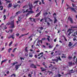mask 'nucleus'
Instances as JSON below:
<instances>
[{
    "instance_id": "1",
    "label": "nucleus",
    "mask_w": 77,
    "mask_h": 77,
    "mask_svg": "<svg viewBox=\"0 0 77 77\" xmlns=\"http://www.w3.org/2000/svg\"><path fill=\"white\" fill-rule=\"evenodd\" d=\"M11 24V29H14V20H13L12 21H11V23L10 22H8V23H7L6 24V26H9Z\"/></svg>"
},
{
    "instance_id": "2",
    "label": "nucleus",
    "mask_w": 77,
    "mask_h": 77,
    "mask_svg": "<svg viewBox=\"0 0 77 77\" xmlns=\"http://www.w3.org/2000/svg\"><path fill=\"white\" fill-rule=\"evenodd\" d=\"M74 29H69L67 31V32H69V33L68 34V36H70V34H71L72 32H74Z\"/></svg>"
},
{
    "instance_id": "3",
    "label": "nucleus",
    "mask_w": 77,
    "mask_h": 77,
    "mask_svg": "<svg viewBox=\"0 0 77 77\" xmlns=\"http://www.w3.org/2000/svg\"><path fill=\"white\" fill-rule=\"evenodd\" d=\"M68 20L72 24H73L74 23L73 20H72V18L71 17V16H69V17L68 18Z\"/></svg>"
},
{
    "instance_id": "4",
    "label": "nucleus",
    "mask_w": 77,
    "mask_h": 77,
    "mask_svg": "<svg viewBox=\"0 0 77 77\" xmlns=\"http://www.w3.org/2000/svg\"><path fill=\"white\" fill-rule=\"evenodd\" d=\"M68 9H70L72 11H73L74 12H75V13H77V11H76V10H75V8H74L72 7H69L67 8L66 10H68Z\"/></svg>"
},
{
    "instance_id": "5",
    "label": "nucleus",
    "mask_w": 77,
    "mask_h": 77,
    "mask_svg": "<svg viewBox=\"0 0 77 77\" xmlns=\"http://www.w3.org/2000/svg\"><path fill=\"white\" fill-rule=\"evenodd\" d=\"M73 32H74L72 34V36H75L76 35H77V29H74Z\"/></svg>"
},
{
    "instance_id": "6",
    "label": "nucleus",
    "mask_w": 77,
    "mask_h": 77,
    "mask_svg": "<svg viewBox=\"0 0 77 77\" xmlns=\"http://www.w3.org/2000/svg\"><path fill=\"white\" fill-rule=\"evenodd\" d=\"M21 65V63H20V64H17L15 66V68L16 71L18 70V69L20 68V66Z\"/></svg>"
},
{
    "instance_id": "7",
    "label": "nucleus",
    "mask_w": 77,
    "mask_h": 77,
    "mask_svg": "<svg viewBox=\"0 0 77 77\" xmlns=\"http://www.w3.org/2000/svg\"><path fill=\"white\" fill-rule=\"evenodd\" d=\"M30 67L32 68H34V69H36L37 67L36 66V65H34V64H31L30 66Z\"/></svg>"
},
{
    "instance_id": "8",
    "label": "nucleus",
    "mask_w": 77,
    "mask_h": 77,
    "mask_svg": "<svg viewBox=\"0 0 77 77\" xmlns=\"http://www.w3.org/2000/svg\"><path fill=\"white\" fill-rule=\"evenodd\" d=\"M18 18H19V19H18V20L16 22V23L17 24H18L19 22V23H21V22H22V20H21V19H22V18H20V17H19Z\"/></svg>"
},
{
    "instance_id": "9",
    "label": "nucleus",
    "mask_w": 77,
    "mask_h": 77,
    "mask_svg": "<svg viewBox=\"0 0 77 77\" xmlns=\"http://www.w3.org/2000/svg\"><path fill=\"white\" fill-rule=\"evenodd\" d=\"M11 38L13 39H14V34H13V35H11V36L8 37V39H11Z\"/></svg>"
},
{
    "instance_id": "10",
    "label": "nucleus",
    "mask_w": 77,
    "mask_h": 77,
    "mask_svg": "<svg viewBox=\"0 0 77 77\" xmlns=\"http://www.w3.org/2000/svg\"><path fill=\"white\" fill-rule=\"evenodd\" d=\"M29 32H28V33H27L26 34H22L21 35H20V36L19 37V38H21V37H23V36H25L26 35H29Z\"/></svg>"
},
{
    "instance_id": "11",
    "label": "nucleus",
    "mask_w": 77,
    "mask_h": 77,
    "mask_svg": "<svg viewBox=\"0 0 77 77\" xmlns=\"http://www.w3.org/2000/svg\"><path fill=\"white\" fill-rule=\"evenodd\" d=\"M42 11V10H41V11L38 13L37 15H36L35 16V17H39V15H40V14H41V11Z\"/></svg>"
},
{
    "instance_id": "12",
    "label": "nucleus",
    "mask_w": 77,
    "mask_h": 77,
    "mask_svg": "<svg viewBox=\"0 0 77 77\" xmlns=\"http://www.w3.org/2000/svg\"><path fill=\"white\" fill-rule=\"evenodd\" d=\"M69 66H72V61L69 62Z\"/></svg>"
},
{
    "instance_id": "13",
    "label": "nucleus",
    "mask_w": 77,
    "mask_h": 77,
    "mask_svg": "<svg viewBox=\"0 0 77 77\" xmlns=\"http://www.w3.org/2000/svg\"><path fill=\"white\" fill-rule=\"evenodd\" d=\"M12 3L9 4L8 5V8H11L12 7Z\"/></svg>"
},
{
    "instance_id": "14",
    "label": "nucleus",
    "mask_w": 77,
    "mask_h": 77,
    "mask_svg": "<svg viewBox=\"0 0 77 77\" xmlns=\"http://www.w3.org/2000/svg\"><path fill=\"white\" fill-rule=\"evenodd\" d=\"M28 12L30 14H33V13H34V12L32 11H28Z\"/></svg>"
},
{
    "instance_id": "15",
    "label": "nucleus",
    "mask_w": 77,
    "mask_h": 77,
    "mask_svg": "<svg viewBox=\"0 0 77 77\" xmlns=\"http://www.w3.org/2000/svg\"><path fill=\"white\" fill-rule=\"evenodd\" d=\"M57 21V19H56V18L55 17H54V24H55V23H56Z\"/></svg>"
},
{
    "instance_id": "16",
    "label": "nucleus",
    "mask_w": 77,
    "mask_h": 77,
    "mask_svg": "<svg viewBox=\"0 0 77 77\" xmlns=\"http://www.w3.org/2000/svg\"><path fill=\"white\" fill-rule=\"evenodd\" d=\"M7 60H4L2 61L1 62V65H2V64H3V62H6V61H7Z\"/></svg>"
},
{
    "instance_id": "17",
    "label": "nucleus",
    "mask_w": 77,
    "mask_h": 77,
    "mask_svg": "<svg viewBox=\"0 0 77 77\" xmlns=\"http://www.w3.org/2000/svg\"><path fill=\"white\" fill-rule=\"evenodd\" d=\"M29 57H33V54H32V53H29Z\"/></svg>"
},
{
    "instance_id": "18",
    "label": "nucleus",
    "mask_w": 77,
    "mask_h": 77,
    "mask_svg": "<svg viewBox=\"0 0 77 77\" xmlns=\"http://www.w3.org/2000/svg\"><path fill=\"white\" fill-rule=\"evenodd\" d=\"M73 69L70 70L69 73H70V74H71L72 73H74V72L73 71Z\"/></svg>"
},
{
    "instance_id": "19",
    "label": "nucleus",
    "mask_w": 77,
    "mask_h": 77,
    "mask_svg": "<svg viewBox=\"0 0 77 77\" xmlns=\"http://www.w3.org/2000/svg\"><path fill=\"white\" fill-rule=\"evenodd\" d=\"M69 44L68 45L69 47H71L72 46V43L71 42H69Z\"/></svg>"
},
{
    "instance_id": "20",
    "label": "nucleus",
    "mask_w": 77,
    "mask_h": 77,
    "mask_svg": "<svg viewBox=\"0 0 77 77\" xmlns=\"http://www.w3.org/2000/svg\"><path fill=\"white\" fill-rule=\"evenodd\" d=\"M28 6H29V8H33V5H32V3H31L30 5V4H29Z\"/></svg>"
},
{
    "instance_id": "21",
    "label": "nucleus",
    "mask_w": 77,
    "mask_h": 77,
    "mask_svg": "<svg viewBox=\"0 0 77 77\" xmlns=\"http://www.w3.org/2000/svg\"><path fill=\"white\" fill-rule=\"evenodd\" d=\"M39 2V1H36L34 2V4H37L38 3V2Z\"/></svg>"
},
{
    "instance_id": "22",
    "label": "nucleus",
    "mask_w": 77,
    "mask_h": 77,
    "mask_svg": "<svg viewBox=\"0 0 77 77\" xmlns=\"http://www.w3.org/2000/svg\"><path fill=\"white\" fill-rule=\"evenodd\" d=\"M28 47H26L25 48V51L26 52H28V50H27Z\"/></svg>"
},
{
    "instance_id": "23",
    "label": "nucleus",
    "mask_w": 77,
    "mask_h": 77,
    "mask_svg": "<svg viewBox=\"0 0 77 77\" xmlns=\"http://www.w3.org/2000/svg\"><path fill=\"white\" fill-rule=\"evenodd\" d=\"M11 50H12L11 48H9V49L8 50V53H10Z\"/></svg>"
},
{
    "instance_id": "24",
    "label": "nucleus",
    "mask_w": 77,
    "mask_h": 77,
    "mask_svg": "<svg viewBox=\"0 0 77 77\" xmlns=\"http://www.w3.org/2000/svg\"><path fill=\"white\" fill-rule=\"evenodd\" d=\"M0 8H1L0 9L1 11H2L3 9V7L0 6Z\"/></svg>"
},
{
    "instance_id": "25",
    "label": "nucleus",
    "mask_w": 77,
    "mask_h": 77,
    "mask_svg": "<svg viewBox=\"0 0 77 77\" xmlns=\"http://www.w3.org/2000/svg\"><path fill=\"white\" fill-rule=\"evenodd\" d=\"M3 18H4V20H5L6 19V15H4Z\"/></svg>"
},
{
    "instance_id": "26",
    "label": "nucleus",
    "mask_w": 77,
    "mask_h": 77,
    "mask_svg": "<svg viewBox=\"0 0 77 77\" xmlns=\"http://www.w3.org/2000/svg\"><path fill=\"white\" fill-rule=\"evenodd\" d=\"M13 42L12 41L10 43H9V46H11V45H12V42Z\"/></svg>"
},
{
    "instance_id": "27",
    "label": "nucleus",
    "mask_w": 77,
    "mask_h": 77,
    "mask_svg": "<svg viewBox=\"0 0 77 77\" xmlns=\"http://www.w3.org/2000/svg\"><path fill=\"white\" fill-rule=\"evenodd\" d=\"M39 29H40V30H43V29H44V28L41 26V27H39Z\"/></svg>"
},
{
    "instance_id": "28",
    "label": "nucleus",
    "mask_w": 77,
    "mask_h": 77,
    "mask_svg": "<svg viewBox=\"0 0 77 77\" xmlns=\"http://www.w3.org/2000/svg\"><path fill=\"white\" fill-rule=\"evenodd\" d=\"M63 37L64 38L65 41H67V39H66V37L64 36H63Z\"/></svg>"
},
{
    "instance_id": "29",
    "label": "nucleus",
    "mask_w": 77,
    "mask_h": 77,
    "mask_svg": "<svg viewBox=\"0 0 77 77\" xmlns=\"http://www.w3.org/2000/svg\"><path fill=\"white\" fill-rule=\"evenodd\" d=\"M17 48H14V49L13 50V53H14V51H15V50H16V49Z\"/></svg>"
},
{
    "instance_id": "30",
    "label": "nucleus",
    "mask_w": 77,
    "mask_h": 77,
    "mask_svg": "<svg viewBox=\"0 0 77 77\" xmlns=\"http://www.w3.org/2000/svg\"><path fill=\"white\" fill-rule=\"evenodd\" d=\"M58 60H59L60 61H61L62 60L60 58V57L59 56V57L57 58Z\"/></svg>"
},
{
    "instance_id": "31",
    "label": "nucleus",
    "mask_w": 77,
    "mask_h": 77,
    "mask_svg": "<svg viewBox=\"0 0 77 77\" xmlns=\"http://www.w3.org/2000/svg\"><path fill=\"white\" fill-rule=\"evenodd\" d=\"M18 6V5H14V8H17Z\"/></svg>"
},
{
    "instance_id": "32",
    "label": "nucleus",
    "mask_w": 77,
    "mask_h": 77,
    "mask_svg": "<svg viewBox=\"0 0 77 77\" xmlns=\"http://www.w3.org/2000/svg\"><path fill=\"white\" fill-rule=\"evenodd\" d=\"M68 59H69V60H71V59H72V57H70L69 56L68 57Z\"/></svg>"
},
{
    "instance_id": "33",
    "label": "nucleus",
    "mask_w": 77,
    "mask_h": 77,
    "mask_svg": "<svg viewBox=\"0 0 77 77\" xmlns=\"http://www.w3.org/2000/svg\"><path fill=\"white\" fill-rule=\"evenodd\" d=\"M28 11H29V9H26V11H23V13H25V12H28Z\"/></svg>"
},
{
    "instance_id": "34",
    "label": "nucleus",
    "mask_w": 77,
    "mask_h": 77,
    "mask_svg": "<svg viewBox=\"0 0 77 77\" xmlns=\"http://www.w3.org/2000/svg\"><path fill=\"white\" fill-rule=\"evenodd\" d=\"M16 35L17 36V37L19 36V35H20V34L18 33H17L16 34Z\"/></svg>"
},
{
    "instance_id": "35",
    "label": "nucleus",
    "mask_w": 77,
    "mask_h": 77,
    "mask_svg": "<svg viewBox=\"0 0 77 77\" xmlns=\"http://www.w3.org/2000/svg\"><path fill=\"white\" fill-rule=\"evenodd\" d=\"M11 65H12V66H14V65H15V63H11Z\"/></svg>"
},
{
    "instance_id": "36",
    "label": "nucleus",
    "mask_w": 77,
    "mask_h": 77,
    "mask_svg": "<svg viewBox=\"0 0 77 77\" xmlns=\"http://www.w3.org/2000/svg\"><path fill=\"white\" fill-rule=\"evenodd\" d=\"M43 56V55H42L41 56H40V57H38V59H41V57H42Z\"/></svg>"
},
{
    "instance_id": "37",
    "label": "nucleus",
    "mask_w": 77,
    "mask_h": 77,
    "mask_svg": "<svg viewBox=\"0 0 77 77\" xmlns=\"http://www.w3.org/2000/svg\"><path fill=\"white\" fill-rule=\"evenodd\" d=\"M28 76L29 77H32V75L29 73L28 74Z\"/></svg>"
},
{
    "instance_id": "38",
    "label": "nucleus",
    "mask_w": 77,
    "mask_h": 77,
    "mask_svg": "<svg viewBox=\"0 0 77 77\" xmlns=\"http://www.w3.org/2000/svg\"><path fill=\"white\" fill-rule=\"evenodd\" d=\"M75 28H77V27L75 26H72L71 27V29H75Z\"/></svg>"
},
{
    "instance_id": "39",
    "label": "nucleus",
    "mask_w": 77,
    "mask_h": 77,
    "mask_svg": "<svg viewBox=\"0 0 77 77\" xmlns=\"http://www.w3.org/2000/svg\"><path fill=\"white\" fill-rule=\"evenodd\" d=\"M44 0H42V4H43L44 5V4H45V3L44 2Z\"/></svg>"
},
{
    "instance_id": "40",
    "label": "nucleus",
    "mask_w": 77,
    "mask_h": 77,
    "mask_svg": "<svg viewBox=\"0 0 77 77\" xmlns=\"http://www.w3.org/2000/svg\"><path fill=\"white\" fill-rule=\"evenodd\" d=\"M75 44H74V45L73 46H72L71 48H74V47H75Z\"/></svg>"
},
{
    "instance_id": "41",
    "label": "nucleus",
    "mask_w": 77,
    "mask_h": 77,
    "mask_svg": "<svg viewBox=\"0 0 77 77\" xmlns=\"http://www.w3.org/2000/svg\"><path fill=\"white\" fill-rule=\"evenodd\" d=\"M61 57L62 58H66V57H65V55L64 56H61Z\"/></svg>"
},
{
    "instance_id": "42",
    "label": "nucleus",
    "mask_w": 77,
    "mask_h": 77,
    "mask_svg": "<svg viewBox=\"0 0 77 77\" xmlns=\"http://www.w3.org/2000/svg\"><path fill=\"white\" fill-rule=\"evenodd\" d=\"M32 8H33L29 7V10H31V11H32Z\"/></svg>"
},
{
    "instance_id": "43",
    "label": "nucleus",
    "mask_w": 77,
    "mask_h": 77,
    "mask_svg": "<svg viewBox=\"0 0 77 77\" xmlns=\"http://www.w3.org/2000/svg\"><path fill=\"white\" fill-rule=\"evenodd\" d=\"M42 41H45V40L46 38H42Z\"/></svg>"
},
{
    "instance_id": "44",
    "label": "nucleus",
    "mask_w": 77,
    "mask_h": 77,
    "mask_svg": "<svg viewBox=\"0 0 77 77\" xmlns=\"http://www.w3.org/2000/svg\"><path fill=\"white\" fill-rule=\"evenodd\" d=\"M7 29V27H6V25H5V26L4 28L3 29V30H5V29Z\"/></svg>"
},
{
    "instance_id": "45",
    "label": "nucleus",
    "mask_w": 77,
    "mask_h": 77,
    "mask_svg": "<svg viewBox=\"0 0 77 77\" xmlns=\"http://www.w3.org/2000/svg\"><path fill=\"white\" fill-rule=\"evenodd\" d=\"M48 15V13L47 12H45V13L44 14V15Z\"/></svg>"
},
{
    "instance_id": "46",
    "label": "nucleus",
    "mask_w": 77,
    "mask_h": 77,
    "mask_svg": "<svg viewBox=\"0 0 77 77\" xmlns=\"http://www.w3.org/2000/svg\"><path fill=\"white\" fill-rule=\"evenodd\" d=\"M55 61L56 62H58V61H59V60H58V59H55Z\"/></svg>"
},
{
    "instance_id": "47",
    "label": "nucleus",
    "mask_w": 77,
    "mask_h": 77,
    "mask_svg": "<svg viewBox=\"0 0 77 77\" xmlns=\"http://www.w3.org/2000/svg\"><path fill=\"white\" fill-rule=\"evenodd\" d=\"M39 42H40V40H39L38 41H37V44H39Z\"/></svg>"
},
{
    "instance_id": "48",
    "label": "nucleus",
    "mask_w": 77,
    "mask_h": 77,
    "mask_svg": "<svg viewBox=\"0 0 77 77\" xmlns=\"http://www.w3.org/2000/svg\"><path fill=\"white\" fill-rule=\"evenodd\" d=\"M20 59H21V60H23H23H24V58H23L22 57H20Z\"/></svg>"
},
{
    "instance_id": "49",
    "label": "nucleus",
    "mask_w": 77,
    "mask_h": 77,
    "mask_svg": "<svg viewBox=\"0 0 77 77\" xmlns=\"http://www.w3.org/2000/svg\"><path fill=\"white\" fill-rule=\"evenodd\" d=\"M51 66H49V68H51V66H53V65L51 64L50 65Z\"/></svg>"
},
{
    "instance_id": "50",
    "label": "nucleus",
    "mask_w": 77,
    "mask_h": 77,
    "mask_svg": "<svg viewBox=\"0 0 77 77\" xmlns=\"http://www.w3.org/2000/svg\"><path fill=\"white\" fill-rule=\"evenodd\" d=\"M66 5L67 6V7H68V8H71V7H70L69 5L67 4H66Z\"/></svg>"
},
{
    "instance_id": "51",
    "label": "nucleus",
    "mask_w": 77,
    "mask_h": 77,
    "mask_svg": "<svg viewBox=\"0 0 77 77\" xmlns=\"http://www.w3.org/2000/svg\"><path fill=\"white\" fill-rule=\"evenodd\" d=\"M47 24H48V26H50V23H49V22H47Z\"/></svg>"
},
{
    "instance_id": "52",
    "label": "nucleus",
    "mask_w": 77,
    "mask_h": 77,
    "mask_svg": "<svg viewBox=\"0 0 77 77\" xmlns=\"http://www.w3.org/2000/svg\"><path fill=\"white\" fill-rule=\"evenodd\" d=\"M45 62H44L42 63V65H43L44 66H45Z\"/></svg>"
},
{
    "instance_id": "53",
    "label": "nucleus",
    "mask_w": 77,
    "mask_h": 77,
    "mask_svg": "<svg viewBox=\"0 0 77 77\" xmlns=\"http://www.w3.org/2000/svg\"><path fill=\"white\" fill-rule=\"evenodd\" d=\"M13 76H14V77H16V75L14 73L13 74Z\"/></svg>"
},
{
    "instance_id": "54",
    "label": "nucleus",
    "mask_w": 77,
    "mask_h": 77,
    "mask_svg": "<svg viewBox=\"0 0 77 77\" xmlns=\"http://www.w3.org/2000/svg\"><path fill=\"white\" fill-rule=\"evenodd\" d=\"M72 5L73 7V8H74V7H75V4L74 5L73 4H72Z\"/></svg>"
},
{
    "instance_id": "55",
    "label": "nucleus",
    "mask_w": 77,
    "mask_h": 77,
    "mask_svg": "<svg viewBox=\"0 0 77 77\" xmlns=\"http://www.w3.org/2000/svg\"><path fill=\"white\" fill-rule=\"evenodd\" d=\"M56 41H57V39L55 38L54 40V41L55 42H56Z\"/></svg>"
},
{
    "instance_id": "56",
    "label": "nucleus",
    "mask_w": 77,
    "mask_h": 77,
    "mask_svg": "<svg viewBox=\"0 0 77 77\" xmlns=\"http://www.w3.org/2000/svg\"><path fill=\"white\" fill-rule=\"evenodd\" d=\"M10 32L11 33H12V32H13V29H11Z\"/></svg>"
},
{
    "instance_id": "57",
    "label": "nucleus",
    "mask_w": 77,
    "mask_h": 77,
    "mask_svg": "<svg viewBox=\"0 0 77 77\" xmlns=\"http://www.w3.org/2000/svg\"><path fill=\"white\" fill-rule=\"evenodd\" d=\"M61 75H60V74H59L58 75V76L59 77H61Z\"/></svg>"
},
{
    "instance_id": "58",
    "label": "nucleus",
    "mask_w": 77,
    "mask_h": 77,
    "mask_svg": "<svg viewBox=\"0 0 77 77\" xmlns=\"http://www.w3.org/2000/svg\"><path fill=\"white\" fill-rule=\"evenodd\" d=\"M49 48H52V47H51V45H50L49 46Z\"/></svg>"
},
{
    "instance_id": "59",
    "label": "nucleus",
    "mask_w": 77,
    "mask_h": 77,
    "mask_svg": "<svg viewBox=\"0 0 77 77\" xmlns=\"http://www.w3.org/2000/svg\"><path fill=\"white\" fill-rule=\"evenodd\" d=\"M35 58H37V57H38V56H37V55H36V54L35 55Z\"/></svg>"
},
{
    "instance_id": "60",
    "label": "nucleus",
    "mask_w": 77,
    "mask_h": 77,
    "mask_svg": "<svg viewBox=\"0 0 77 77\" xmlns=\"http://www.w3.org/2000/svg\"><path fill=\"white\" fill-rule=\"evenodd\" d=\"M38 11H39V8H37V10L35 11L36 12H38Z\"/></svg>"
},
{
    "instance_id": "61",
    "label": "nucleus",
    "mask_w": 77,
    "mask_h": 77,
    "mask_svg": "<svg viewBox=\"0 0 77 77\" xmlns=\"http://www.w3.org/2000/svg\"><path fill=\"white\" fill-rule=\"evenodd\" d=\"M45 23H47V18H45Z\"/></svg>"
},
{
    "instance_id": "62",
    "label": "nucleus",
    "mask_w": 77,
    "mask_h": 77,
    "mask_svg": "<svg viewBox=\"0 0 77 77\" xmlns=\"http://www.w3.org/2000/svg\"><path fill=\"white\" fill-rule=\"evenodd\" d=\"M76 38H73V41H75V40H76Z\"/></svg>"
},
{
    "instance_id": "63",
    "label": "nucleus",
    "mask_w": 77,
    "mask_h": 77,
    "mask_svg": "<svg viewBox=\"0 0 77 77\" xmlns=\"http://www.w3.org/2000/svg\"><path fill=\"white\" fill-rule=\"evenodd\" d=\"M75 64H77V58H76V62H75Z\"/></svg>"
},
{
    "instance_id": "64",
    "label": "nucleus",
    "mask_w": 77,
    "mask_h": 77,
    "mask_svg": "<svg viewBox=\"0 0 77 77\" xmlns=\"http://www.w3.org/2000/svg\"><path fill=\"white\" fill-rule=\"evenodd\" d=\"M7 3H11V1H8L7 2Z\"/></svg>"
}]
</instances>
